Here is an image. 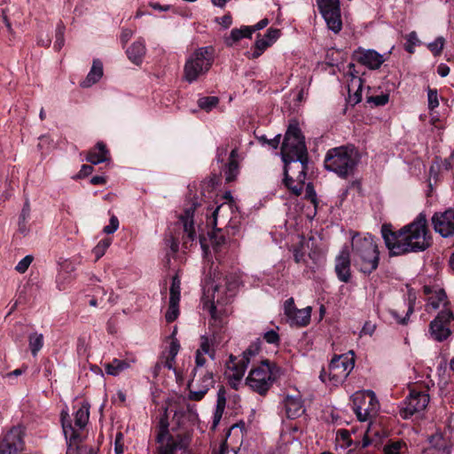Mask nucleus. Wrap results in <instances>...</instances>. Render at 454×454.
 <instances>
[{"instance_id": "nucleus-1", "label": "nucleus", "mask_w": 454, "mask_h": 454, "mask_svg": "<svg viewBox=\"0 0 454 454\" xmlns=\"http://www.w3.org/2000/svg\"><path fill=\"white\" fill-rule=\"evenodd\" d=\"M284 166V184L294 194L300 195L308 170V151L304 137L297 124H290L281 145Z\"/></svg>"}, {"instance_id": "nucleus-2", "label": "nucleus", "mask_w": 454, "mask_h": 454, "mask_svg": "<svg viewBox=\"0 0 454 454\" xmlns=\"http://www.w3.org/2000/svg\"><path fill=\"white\" fill-rule=\"evenodd\" d=\"M431 246L432 236L424 213L399 229V254L424 252Z\"/></svg>"}, {"instance_id": "nucleus-3", "label": "nucleus", "mask_w": 454, "mask_h": 454, "mask_svg": "<svg viewBox=\"0 0 454 454\" xmlns=\"http://www.w3.org/2000/svg\"><path fill=\"white\" fill-rule=\"evenodd\" d=\"M358 162V153L353 145H342L327 151L325 168L341 178L350 176Z\"/></svg>"}, {"instance_id": "nucleus-4", "label": "nucleus", "mask_w": 454, "mask_h": 454, "mask_svg": "<svg viewBox=\"0 0 454 454\" xmlns=\"http://www.w3.org/2000/svg\"><path fill=\"white\" fill-rule=\"evenodd\" d=\"M353 261L360 271L370 274L379 265L380 252L372 236L354 237L352 239Z\"/></svg>"}, {"instance_id": "nucleus-5", "label": "nucleus", "mask_w": 454, "mask_h": 454, "mask_svg": "<svg viewBox=\"0 0 454 454\" xmlns=\"http://www.w3.org/2000/svg\"><path fill=\"white\" fill-rule=\"evenodd\" d=\"M215 49L212 46L198 48L187 59L184 67V79L192 83L205 75L211 68L215 59Z\"/></svg>"}, {"instance_id": "nucleus-6", "label": "nucleus", "mask_w": 454, "mask_h": 454, "mask_svg": "<svg viewBox=\"0 0 454 454\" xmlns=\"http://www.w3.org/2000/svg\"><path fill=\"white\" fill-rule=\"evenodd\" d=\"M223 326H211L212 328V337L201 336L200 338V348L196 351L195 355V366L192 370V374H196L197 372H210L207 370L206 364L207 358L206 355L211 358V360H215V349L223 340L221 333L217 331L220 330Z\"/></svg>"}, {"instance_id": "nucleus-7", "label": "nucleus", "mask_w": 454, "mask_h": 454, "mask_svg": "<svg viewBox=\"0 0 454 454\" xmlns=\"http://www.w3.org/2000/svg\"><path fill=\"white\" fill-rule=\"evenodd\" d=\"M238 286V279L233 276H225L223 278H217L216 283L212 284L210 288L213 289L214 294L212 295L213 301L209 307V313L211 315L210 326H223V321L217 315V308L215 304V301L216 300V303L222 302V294H227L230 293L229 296H232L235 289Z\"/></svg>"}, {"instance_id": "nucleus-8", "label": "nucleus", "mask_w": 454, "mask_h": 454, "mask_svg": "<svg viewBox=\"0 0 454 454\" xmlns=\"http://www.w3.org/2000/svg\"><path fill=\"white\" fill-rule=\"evenodd\" d=\"M352 402V410L360 421H371L380 410L378 399L371 390L355 393Z\"/></svg>"}, {"instance_id": "nucleus-9", "label": "nucleus", "mask_w": 454, "mask_h": 454, "mask_svg": "<svg viewBox=\"0 0 454 454\" xmlns=\"http://www.w3.org/2000/svg\"><path fill=\"white\" fill-rule=\"evenodd\" d=\"M430 396L427 390H418L415 387L410 389L409 395L399 409V414L403 419H408L414 415H419L427 407Z\"/></svg>"}, {"instance_id": "nucleus-10", "label": "nucleus", "mask_w": 454, "mask_h": 454, "mask_svg": "<svg viewBox=\"0 0 454 454\" xmlns=\"http://www.w3.org/2000/svg\"><path fill=\"white\" fill-rule=\"evenodd\" d=\"M246 381L254 391L264 395L273 382L269 362L264 361L261 366L252 369Z\"/></svg>"}, {"instance_id": "nucleus-11", "label": "nucleus", "mask_w": 454, "mask_h": 454, "mask_svg": "<svg viewBox=\"0 0 454 454\" xmlns=\"http://www.w3.org/2000/svg\"><path fill=\"white\" fill-rule=\"evenodd\" d=\"M214 383L212 371L192 374V378L187 385L189 389L188 399L197 402L202 400L208 390L214 387Z\"/></svg>"}, {"instance_id": "nucleus-12", "label": "nucleus", "mask_w": 454, "mask_h": 454, "mask_svg": "<svg viewBox=\"0 0 454 454\" xmlns=\"http://www.w3.org/2000/svg\"><path fill=\"white\" fill-rule=\"evenodd\" d=\"M355 362L353 357L348 355L335 356L332 358L329 364V380L333 385L342 383L353 370Z\"/></svg>"}, {"instance_id": "nucleus-13", "label": "nucleus", "mask_w": 454, "mask_h": 454, "mask_svg": "<svg viewBox=\"0 0 454 454\" xmlns=\"http://www.w3.org/2000/svg\"><path fill=\"white\" fill-rule=\"evenodd\" d=\"M454 320V316L450 309H442L436 317L430 323L429 333L431 337L439 342L447 340L450 334V323Z\"/></svg>"}, {"instance_id": "nucleus-14", "label": "nucleus", "mask_w": 454, "mask_h": 454, "mask_svg": "<svg viewBox=\"0 0 454 454\" xmlns=\"http://www.w3.org/2000/svg\"><path fill=\"white\" fill-rule=\"evenodd\" d=\"M25 448L21 427H13L0 438V454H19Z\"/></svg>"}, {"instance_id": "nucleus-15", "label": "nucleus", "mask_w": 454, "mask_h": 454, "mask_svg": "<svg viewBox=\"0 0 454 454\" xmlns=\"http://www.w3.org/2000/svg\"><path fill=\"white\" fill-rule=\"evenodd\" d=\"M317 3L328 27L338 33L342 27L339 0H317Z\"/></svg>"}, {"instance_id": "nucleus-16", "label": "nucleus", "mask_w": 454, "mask_h": 454, "mask_svg": "<svg viewBox=\"0 0 454 454\" xmlns=\"http://www.w3.org/2000/svg\"><path fill=\"white\" fill-rule=\"evenodd\" d=\"M259 347L257 345L249 346L242 354V356L238 360L237 357L231 355L227 367L232 372L230 377L237 381H239L250 363V358L258 354Z\"/></svg>"}, {"instance_id": "nucleus-17", "label": "nucleus", "mask_w": 454, "mask_h": 454, "mask_svg": "<svg viewBox=\"0 0 454 454\" xmlns=\"http://www.w3.org/2000/svg\"><path fill=\"white\" fill-rule=\"evenodd\" d=\"M61 424L66 439L68 441V448L67 454H83L87 450V446H79L80 433L75 430L69 419L67 411L61 412Z\"/></svg>"}, {"instance_id": "nucleus-18", "label": "nucleus", "mask_w": 454, "mask_h": 454, "mask_svg": "<svg viewBox=\"0 0 454 454\" xmlns=\"http://www.w3.org/2000/svg\"><path fill=\"white\" fill-rule=\"evenodd\" d=\"M284 311L291 325L305 326L310 321L311 308L297 309L293 298H289L285 301Z\"/></svg>"}, {"instance_id": "nucleus-19", "label": "nucleus", "mask_w": 454, "mask_h": 454, "mask_svg": "<svg viewBox=\"0 0 454 454\" xmlns=\"http://www.w3.org/2000/svg\"><path fill=\"white\" fill-rule=\"evenodd\" d=\"M434 229L443 238L454 236V209L435 213L432 217Z\"/></svg>"}, {"instance_id": "nucleus-20", "label": "nucleus", "mask_w": 454, "mask_h": 454, "mask_svg": "<svg viewBox=\"0 0 454 454\" xmlns=\"http://www.w3.org/2000/svg\"><path fill=\"white\" fill-rule=\"evenodd\" d=\"M335 272L340 281L348 283L350 280V254L347 247L335 258Z\"/></svg>"}, {"instance_id": "nucleus-21", "label": "nucleus", "mask_w": 454, "mask_h": 454, "mask_svg": "<svg viewBox=\"0 0 454 454\" xmlns=\"http://www.w3.org/2000/svg\"><path fill=\"white\" fill-rule=\"evenodd\" d=\"M197 207V203L192 202L189 207L184 209L183 215H180L179 220L183 224L184 228V245L186 246L188 241H193L195 239V230L193 223L194 211Z\"/></svg>"}, {"instance_id": "nucleus-22", "label": "nucleus", "mask_w": 454, "mask_h": 454, "mask_svg": "<svg viewBox=\"0 0 454 454\" xmlns=\"http://www.w3.org/2000/svg\"><path fill=\"white\" fill-rule=\"evenodd\" d=\"M283 403L286 417L290 419L299 418L305 412L303 400L300 393L286 395Z\"/></svg>"}, {"instance_id": "nucleus-23", "label": "nucleus", "mask_w": 454, "mask_h": 454, "mask_svg": "<svg viewBox=\"0 0 454 454\" xmlns=\"http://www.w3.org/2000/svg\"><path fill=\"white\" fill-rule=\"evenodd\" d=\"M357 61L370 69L379 68L385 61L383 55L374 50H359L356 54Z\"/></svg>"}, {"instance_id": "nucleus-24", "label": "nucleus", "mask_w": 454, "mask_h": 454, "mask_svg": "<svg viewBox=\"0 0 454 454\" xmlns=\"http://www.w3.org/2000/svg\"><path fill=\"white\" fill-rule=\"evenodd\" d=\"M145 52L146 48L143 38H139L134 42L126 51L129 59L136 65L142 63Z\"/></svg>"}, {"instance_id": "nucleus-25", "label": "nucleus", "mask_w": 454, "mask_h": 454, "mask_svg": "<svg viewBox=\"0 0 454 454\" xmlns=\"http://www.w3.org/2000/svg\"><path fill=\"white\" fill-rule=\"evenodd\" d=\"M381 236L390 255H396L397 252L395 249L397 245V233L394 231L393 225L390 223L382 224Z\"/></svg>"}, {"instance_id": "nucleus-26", "label": "nucleus", "mask_w": 454, "mask_h": 454, "mask_svg": "<svg viewBox=\"0 0 454 454\" xmlns=\"http://www.w3.org/2000/svg\"><path fill=\"white\" fill-rule=\"evenodd\" d=\"M362 79L358 76H353L348 85V104L355 106L362 100Z\"/></svg>"}, {"instance_id": "nucleus-27", "label": "nucleus", "mask_w": 454, "mask_h": 454, "mask_svg": "<svg viewBox=\"0 0 454 454\" xmlns=\"http://www.w3.org/2000/svg\"><path fill=\"white\" fill-rule=\"evenodd\" d=\"M103 76V64L98 59H94L92 67L87 74L86 78L81 82L80 85L82 88H89L97 83Z\"/></svg>"}, {"instance_id": "nucleus-28", "label": "nucleus", "mask_w": 454, "mask_h": 454, "mask_svg": "<svg viewBox=\"0 0 454 454\" xmlns=\"http://www.w3.org/2000/svg\"><path fill=\"white\" fill-rule=\"evenodd\" d=\"M108 150L102 142L97 143L96 146L90 150L86 157V160L91 164L97 165L108 160Z\"/></svg>"}, {"instance_id": "nucleus-29", "label": "nucleus", "mask_w": 454, "mask_h": 454, "mask_svg": "<svg viewBox=\"0 0 454 454\" xmlns=\"http://www.w3.org/2000/svg\"><path fill=\"white\" fill-rule=\"evenodd\" d=\"M381 436L379 429H377L372 423H370L367 430L364 433L362 442H356L355 445L365 450L372 443L378 444Z\"/></svg>"}, {"instance_id": "nucleus-30", "label": "nucleus", "mask_w": 454, "mask_h": 454, "mask_svg": "<svg viewBox=\"0 0 454 454\" xmlns=\"http://www.w3.org/2000/svg\"><path fill=\"white\" fill-rule=\"evenodd\" d=\"M238 151L237 149H233L231 152L229 157V162L225 166L224 175L226 182L230 183L235 180L239 174V163L237 160Z\"/></svg>"}, {"instance_id": "nucleus-31", "label": "nucleus", "mask_w": 454, "mask_h": 454, "mask_svg": "<svg viewBox=\"0 0 454 454\" xmlns=\"http://www.w3.org/2000/svg\"><path fill=\"white\" fill-rule=\"evenodd\" d=\"M89 417L90 404L83 403L74 413V427H73L77 431L83 429L89 421Z\"/></svg>"}, {"instance_id": "nucleus-32", "label": "nucleus", "mask_w": 454, "mask_h": 454, "mask_svg": "<svg viewBox=\"0 0 454 454\" xmlns=\"http://www.w3.org/2000/svg\"><path fill=\"white\" fill-rule=\"evenodd\" d=\"M106 372L112 376H118L120 373L130 367V362L114 358L112 362L104 364Z\"/></svg>"}, {"instance_id": "nucleus-33", "label": "nucleus", "mask_w": 454, "mask_h": 454, "mask_svg": "<svg viewBox=\"0 0 454 454\" xmlns=\"http://www.w3.org/2000/svg\"><path fill=\"white\" fill-rule=\"evenodd\" d=\"M225 405H226L225 391L222 387L217 392L216 406H215V411L214 412V417H213V427L214 428H215L218 426V424L223 417Z\"/></svg>"}, {"instance_id": "nucleus-34", "label": "nucleus", "mask_w": 454, "mask_h": 454, "mask_svg": "<svg viewBox=\"0 0 454 454\" xmlns=\"http://www.w3.org/2000/svg\"><path fill=\"white\" fill-rule=\"evenodd\" d=\"M252 35L250 27L243 26L240 28H233L230 35L225 39L227 45L231 46L242 38H250Z\"/></svg>"}, {"instance_id": "nucleus-35", "label": "nucleus", "mask_w": 454, "mask_h": 454, "mask_svg": "<svg viewBox=\"0 0 454 454\" xmlns=\"http://www.w3.org/2000/svg\"><path fill=\"white\" fill-rule=\"evenodd\" d=\"M407 288V297L405 299V304L407 305V312L406 315L400 318L399 317V324L402 325H407L409 322L410 316L414 311V306L417 300L416 293L411 289L409 286H406Z\"/></svg>"}, {"instance_id": "nucleus-36", "label": "nucleus", "mask_w": 454, "mask_h": 454, "mask_svg": "<svg viewBox=\"0 0 454 454\" xmlns=\"http://www.w3.org/2000/svg\"><path fill=\"white\" fill-rule=\"evenodd\" d=\"M447 303L446 293L443 289H438L428 298L427 306L432 309H438L442 304L445 307Z\"/></svg>"}, {"instance_id": "nucleus-37", "label": "nucleus", "mask_w": 454, "mask_h": 454, "mask_svg": "<svg viewBox=\"0 0 454 454\" xmlns=\"http://www.w3.org/2000/svg\"><path fill=\"white\" fill-rule=\"evenodd\" d=\"M28 341L31 353L35 356L43 346V335L38 333H32L28 336Z\"/></svg>"}, {"instance_id": "nucleus-38", "label": "nucleus", "mask_w": 454, "mask_h": 454, "mask_svg": "<svg viewBox=\"0 0 454 454\" xmlns=\"http://www.w3.org/2000/svg\"><path fill=\"white\" fill-rule=\"evenodd\" d=\"M224 209H230V205L228 204H223L215 208V210L212 213V215L207 220V224L216 228L217 226V220L220 217L223 223H227V218H224L223 215V211Z\"/></svg>"}, {"instance_id": "nucleus-39", "label": "nucleus", "mask_w": 454, "mask_h": 454, "mask_svg": "<svg viewBox=\"0 0 454 454\" xmlns=\"http://www.w3.org/2000/svg\"><path fill=\"white\" fill-rule=\"evenodd\" d=\"M179 301L174 298H169L168 309L165 314L166 320L170 323L175 321L179 315Z\"/></svg>"}, {"instance_id": "nucleus-40", "label": "nucleus", "mask_w": 454, "mask_h": 454, "mask_svg": "<svg viewBox=\"0 0 454 454\" xmlns=\"http://www.w3.org/2000/svg\"><path fill=\"white\" fill-rule=\"evenodd\" d=\"M160 443L158 454H176L178 444L171 436L167 438L166 442L163 441Z\"/></svg>"}, {"instance_id": "nucleus-41", "label": "nucleus", "mask_w": 454, "mask_h": 454, "mask_svg": "<svg viewBox=\"0 0 454 454\" xmlns=\"http://www.w3.org/2000/svg\"><path fill=\"white\" fill-rule=\"evenodd\" d=\"M218 98L214 96L203 97L199 98L198 100V106H200V108L207 112L211 111L214 107H215L218 105Z\"/></svg>"}, {"instance_id": "nucleus-42", "label": "nucleus", "mask_w": 454, "mask_h": 454, "mask_svg": "<svg viewBox=\"0 0 454 454\" xmlns=\"http://www.w3.org/2000/svg\"><path fill=\"white\" fill-rule=\"evenodd\" d=\"M270 44V42L268 41L265 37L258 38L254 43V51L251 53V58H259Z\"/></svg>"}, {"instance_id": "nucleus-43", "label": "nucleus", "mask_w": 454, "mask_h": 454, "mask_svg": "<svg viewBox=\"0 0 454 454\" xmlns=\"http://www.w3.org/2000/svg\"><path fill=\"white\" fill-rule=\"evenodd\" d=\"M111 239H101L98 245L93 248L92 253L95 255V260H99L105 254L107 248L111 245Z\"/></svg>"}, {"instance_id": "nucleus-44", "label": "nucleus", "mask_w": 454, "mask_h": 454, "mask_svg": "<svg viewBox=\"0 0 454 454\" xmlns=\"http://www.w3.org/2000/svg\"><path fill=\"white\" fill-rule=\"evenodd\" d=\"M168 422L166 417H161L159 421V433L157 435V442H161L166 438H168Z\"/></svg>"}, {"instance_id": "nucleus-45", "label": "nucleus", "mask_w": 454, "mask_h": 454, "mask_svg": "<svg viewBox=\"0 0 454 454\" xmlns=\"http://www.w3.org/2000/svg\"><path fill=\"white\" fill-rule=\"evenodd\" d=\"M407 42L406 43L404 44V49L409 52V53H413L414 52V47L416 45H419L420 44V41L419 40L418 38V35L416 34V32H411L407 37Z\"/></svg>"}, {"instance_id": "nucleus-46", "label": "nucleus", "mask_w": 454, "mask_h": 454, "mask_svg": "<svg viewBox=\"0 0 454 454\" xmlns=\"http://www.w3.org/2000/svg\"><path fill=\"white\" fill-rule=\"evenodd\" d=\"M444 45V38L440 36L437 37L434 42L427 44V48L434 55L438 56L442 53Z\"/></svg>"}, {"instance_id": "nucleus-47", "label": "nucleus", "mask_w": 454, "mask_h": 454, "mask_svg": "<svg viewBox=\"0 0 454 454\" xmlns=\"http://www.w3.org/2000/svg\"><path fill=\"white\" fill-rule=\"evenodd\" d=\"M209 240L214 247V249H217L220 246H222L225 242V239L223 234H221V229H216L215 231L209 234Z\"/></svg>"}, {"instance_id": "nucleus-48", "label": "nucleus", "mask_w": 454, "mask_h": 454, "mask_svg": "<svg viewBox=\"0 0 454 454\" xmlns=\"http://www.w3.org/2000/svg\"><path fill=\"white\" fill-rule=\"evenodd\" d=\"M427 101L429 110H434L439 106L438 93L435 89H427Z\"/></svg>"}, {"instance_id": "nucleus-49", "label": "nucleus", "mask_w": 454, "mask_h": 454, "mask_svg": "<svg viewBox=\"0 0 454 454\" xmlns=\"http://www.w3.org/2000/svg\"><path fill=\"white\" fill-rule=\"evenodd\" d=\"M34 260V257L32 255H26L23 259H21L18 264L16 265L15 267V270L19 272V273H25L28 267L30 266V264L32 263Z\"/></svg>"}, {"instance_id": "nucleus-50", "label": "nucleus", "mask_w": 454, "mask_h": 454, "mask_svg": "<svg viewBox=\"0 0 454 454\" xmlns=\"http://www.w3.org/2000/svg\"><path fill=\"white\" fill-rule=\"evenodd\" d=\"M169 298L180 300V280L177 277H174L172 279L171 286L169 289Z\"/></svg>"}, {"instance_id": "nucleus-51", "label": "nucleus", "mask_w": 454, "mask_h": 454, "mask_svg": "<svg viewBox=\"0 0 454 454\" xmlns=\"http://www.w3.org/2000/svg\"><path fill=\"white\" fill-rule=\"evenodd\" d=\"M368 103H372L376 106H385L388 102L387 94H380L377 96H372L367 98Z\"/></svg>"}, {"instance_id": "nucleus-52", "label": "nucleus", "mask_w": 454, "mask_h": 454, "mask_svg": "<svg viewBox=\"0 0 454 454\" xmlns=\"http://www.w3.org/2000/svg\"><path fill=\"white\" fill-rule=\"evenodd\" d=\"M119 228V220L115 215H112L109 221V224L104 227V232L106 234H112L115 232Z\"/></svg>"}, {"instance_id": "nucleus-53", "label": "nucleus", "mask_w": 454, "mask_h": 454, "mask_svg": "<svg viewBox=\"0 0 454 454\" xmlns=\"http://www.w3.org/2000/svg\"><path fill=\"white\" fill-rule=\"evenodd\" d=\"M263 338L268 343L270 344H277L279 341L278 334L273 330L266 332Z\"/></svg>"}, {"instance_id": "nucleus-54", "label": "nucleus", "mask_w": 454, "mask_h": 454, "mask_svg": "<svg viewBox=\"0 0 454 454\" xmlns=\"http://www.w3.org/2000/svg\"><path fill=\"white\" fill-rule=\"evenodd\" d=\"M160 361L163 362L162 366L164 368H168V370H173L175 372V373L177 375V372H176V369L174 367L175 361H176L175 357L167 356L166 357H161L160 359Z\"/></svg>"}, {"instance_id": "nucleus-55", "label": "nucleus", "mask_w": 454, "mask_h": 454, "mask_svg": "<svg viewBox=\"0 0 454 454\" xmlns=\"http://www.w3.org/2000/svg\"><path fill=\"white\" fill-rule=\"evenodd\" d=\"M279 35H280L279 29L270 27L267 30V32L265 34V38L268 41H270L271 43L272 42H274L275 40H277L279 37Z\"/></svg>"}, {"instance_id": "nucleus-56", "label": "nucleus", "mask_w": 454, "mask_h": 454, "mask_svg": "<svg viewBox=\"0 0 454 454\" xmlns=\"http://www.w3.org/2000/svg\"><path fill=\"white\" fill-rule=\"evenodd\" d=\"M64 42L65 40L63 30L60 27H59L56 33V41L54 43V48L58 51L60 50L64 45Z\"/></svg>"}, {"instance_id": "nucleus-57", "label": "nucleus", "mask_w": 454, "mask_h": 454, "mask_svg": "<svg viewBox=\"0 0 454 454\" xmlns=\"http://www.w3.org/2000/svg\"><path fill=\"white\" fill-rule=\"evenodd\" d=\"M179 349H180V344L179 342L176 340H173L171 342H170V345H169V348H168V355L167 356H172V357H175L176 356V355L178 354L179 352Z\"/></svg>"}, {"instance_id": "nucleus-58", "label": "nucleus", "mask_w": 454, "mask_h": 454, "mask_svg": "<svg viewBox=\"0 0 454 454\" xmlns=\"http://www.w3.org/2000/svg\"><path fill=\"white\" fill-rule=\"evenodd\" d=\"M294 259L296 263H300L304 261L305 253L301 247H295L293 250Z\"/></svg>"}, {"instance_id": "nucleus-59", "label": "nucleus", "mask_w": 454, "mask_h": 454, "mask_svg": "<svg viewBox=\"0 0 454 454\" xmlns=\"http://www.w3.org/2000/svg\"><path fill=\"white\" fill-rule=\"evenodd\" d=\"M93 172V167L90 165H82L81 168V170L79 171L77 177L82 178L89 175H90Z\"/></svg>"}, {"instance_id": "nucleus-60", "label": "nucleus", "mask_w": 454, "mask_h": 454, "mask_svg": "<svg viewBox=\"0 0 454 454\" xmlns=\"http://www.w3.org/2000/svg\"><path fill=\"white\" fill-rule=\"evenodd\" d=\"M384 454H397V442H392L390 444H387L383 449Z\"/></svg>"}, {"instance_id": "nucleus-61", "label": "nucleus", "mask_w": 454, "mask_h": 454, "mask_svg": "<svg viewBox=\"0 0 454 454\" xmlns=\"http://www.w3.org/2000/svg\"><path fill=\"white\" fill-rule=\"evenodd\" d=\"M375 325L370 322H366L361 331V333L372 335L375 331Z\"/></svg>"}, {"instance_id": "nucleus-62", "label": "nucleus", "mask_w": 454, "mask_h": 454, "mask_svg": "<svg viewBox=\"0 0 454 454\" xmlns=\"http://www.w3.org/2000/svg\"><path fill=\"white\" fill-rule=\"evenodd\" d=\"M268 24H269L268 19L261 20L257 24L250 27L251 33L253 34L256 30H261V29L264 28Z\"/></svg>"}, {"instance_id": "nucleus-63", "label": "nucleus", "mask_w": 454, "mask_h": 454, "mask_svg": "<svg viewBox=\"0 0 454 454\" xmlns=\"http://www.w3.org/2000/svg\"><path fill=\"white\" fill-rule=\"evenodd\" d=\"M219 23L225 28L229 27L232 23V19L230 14H226L219 19Z\"/></svg>"}, {"instance_id": "nucleus-64", "label": "nucleus", "mask_w": 454, "mask_h": 454, "mask_svg": "<svg viewBox=\"0 0 454 454\" xmlns=\"http://www.w3.org/2000/svg\"><path fill=\"white\" fill-rule=\"evenodd\" d=\"M437 73L442 77H446L450 74V67L445 64H440L437 67Z\"/></svg>"}]
</instances>
